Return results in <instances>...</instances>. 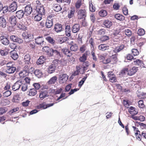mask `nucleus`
<instances>
[{
    "instance_id": "nucleus-7",
    "label": "nucleus",
    "mask_w": 146,
    "mask_h": 146,
    "mask_svg": "<svg viewBox=\"0 0 146 146\" xmlns=\"http://www.w3.org/2000/svg\"><path fill=\"white\" fill-rule=\"evenodd\" d=\"M23 83L21 80L17 81L12 86V89L14 91L19 90L22 85Z\"/></svg>"
},
{
    "instance_id": "nucleus-44",
    "label": "nucleus",
    "mask_w": 146,
    "mask_h": 146,
    "mask_svg": "<svg viewBox=\"0 0 146 146\" xmlns=\"http://www.w3.org/2000/svg\"><path fill=\"white\" fill-rule=\"evenodd\" d=\"M53 9L55 11L57 12L60 11L62 9L60 6L57 4H55L53 5Z\"/></svg>"
},
{
    "instance_id": "nucleus-13",
    "label": "nucleus",
    "mask_w": 146,
    "mask_h": 146,
    "mask_svg": "<svg viewBox=\"0 0 146 146\" xmlns=\"http://www.w3.org/2000/svg\"><path fill=\"white\" fill-rule=\"evenodd\" d=\"M32 11V8L29 5H27L25 8L24 14L27 16L29 15Z\"/></svg>"
},
{
    "instance_id": "nucleus-41",
    "label": "nucleus",
    "mask_w": 146,
    "mask_h": 146,
    "mask_svg": "<svg viewBox=\"0 0 146 146\" xmlns=\"http://www.w3.org/2000/svg\"><path fill=\"white\" fill-rule=\"evenodd\" d=\"M111 62L113 63H116L117 60V58L116 54H114L110 56Z\"/></svg>"
},
{
    "instance_id": "nucleus-46",
    "label": "nucleus",
    "mask_w": 146,
    "mask_h": 146,
    "mask_svg": "<svg viewBox=\"0 0 146 146\" xmlns=\"http://www.w3.org/2000/svg\"><path fill=\"white\" fill-rule=\"evenodd\" d=\"M52 21L46 20V26L47 28H50L52 26Z\"/></svg>"
},
{
    "instance_id": "nucleus-47",
    "label": "nucleus",
    "mask_w": 146,
    "mask_h": 146,
    "mask_svg": "<svg viewBox=\"0 0 146 146\" xmlns=\"http://www.w3.org/2000/svg\"><path fill=\"white\" fill-rule=\"evenodd\" d=\"M78 49V46L76 44L72 45L70 47V50L72 51L75 52Z\"/></svg>"
},
{
    "instance_id": "nucleus-19",
    "label": "nucleus",
    "mask_w": 146,
    "mask_h": 146,
    "mask_svg": "<svg viewBox=\"0 0 146 146\" xmlns=\"http://www.w3.org/2000/svg\"><path fill=\"white\" fill-rule=\"evenodd\" d=\"M57 77L56 76H54L50 78L47 82L48 85H52L54 84L57 81Z\"/></svg>"
},
{
    "instance_id": "nucleus-48",
    "label": "nucleus",
    "mask_w": 146,
    "mask_h": 146,
    "mask_svg": "<svg viewBox=\"0 0 146 146\" xmlns=\"http://www.w3.org/2000/svg\"><path fill=\"white\" fill-rule=\"evenodd\" d=\"M137 33L139 35L142 36L145 34V31L143 29H139L138 30Z\"/></svg>"
},
{
    "instance_id": "nucleus-25",
    "label": "nucleus",
    "mask_w": 146,
    "mask_h": 146,
    "mask_svg": "<svg viewBox=\"0 0 146 146\" xmlns=\"http://www.w3.org/2000/svg\"><path fill=\"white\" fill-rule=\"evenodd\" d=\"M124 46L123 44L120 46H117L113 50V51L116 53L122 50L124 48Z\"/></svg>"
},
{
    "instance_id": "nucleus-54",
    "label": "nucleus",
    "mask_w": 146,
    "mask_h": 146,
    "mask_svg": "<svg viewBox=\"0 0 146 146\" xmlns=\"http://www.w3.org/2000/svg\"><path fill=\"white\" fill-rule=\"evenodd\" d=\"M1 102L3 105L5 106L9 104V101L7 99H3L1 101Z\"/></svg>"
},
{
    "instance_id": "nucleus-37",
    "label": "nucleus",
    "mask_w": 146,
    "mask_h": 146,
    "mask_svg": "<svg viewBox=\"0 0 146 146\" xmlns=\"http://www.w3.org/2000/svg\"><path fill=\"white\" fill-rule=\"evenodd\" d=\"M52 48H50L48 46H45L43 47L42 50L43 52L47 53V55L48 56H49V54L50 53V51L51 50Z\"/></svg>"
},
{
    "instance_id": "nucleus-1",
    "label": "nucleus",
    "mask_w": 146,
    "mask_h": 146,
    "mask_svg": "<svg viewBox=\"0 0 146 146\" xmlns=\"http://www.w3.org/2000/svg\"><path fill=\"white\" fill-rule=\"evenodd\" d=\"M6 17L7 19L12 26H14L16 25L17 22L16 17L15 16L10 13H7L6 14Z\"/></svg>"
},
{
    "instance_id": "nucleus-28",
    "label": "nucleus",
    "mask_w": 146,
    "mask_h": 146,
    "mask_svg": "<svg viewBox=\"0 0 146 146\" xmlns=\"http://www.w3.org/2000/svg\"><path fill=\"white\" fill-rule=\"evenodd\" d=\"M65 34L68 36H70V28L69 25H67L66 26L65 29Z\"/></svg>"
},
{
    "instance_id": "nucleus-4",
    "label": "nucleus",
    "mask_w": 146,
    "mask_h": 146,
    "mask_svg": "<svg viewBox=\"0 0 146 146\" xmlns=\"http://www.w3.org/2000/svg\"><path fill=\"white\" fill-rule=\"evenodd\" d=\"M17 2L13 1L9 6L7 8L8 12L9 13H13L15 11L17 8Z\"/></svg>"
},
{
    "instance_id": "nucleus-35",
    "label": "nucleus",
    "mask_w": 146,
    "mask_h": 146,
    "mask_svg": "<svg viewBox=\"0 0 146 146\" xmlns=\"http://www.w3.org/2000/svg\"><path fill=\"white\" fill-rule=\"evenodd\" d=\"M35 16L34 19V20L38 21H40L42 19V16L40 14H39L37 13L35 14Z\"/></svg>"
},
{
    "instance_id": "nucleus-58",
    "label": "nucleus",
    "mask_w": 146,
    "mask_h": 146,
    "mask_svg": "<svg viewBox=\"0 0 146 146\" xmlns=\"http://www.w3.org/2000/svg\"><path fill=\"white\" fill-rule=\"evenodd\" d=\"M139 106L140 108L144 107L145 105L143 104V102L142 100H140L138 102Z\"/></svg>"
},
{
    "instance_id": "nucleus-49",
    "label": "nucleus",
    "mask_w": 146,
    "mask_h": 146,
    "mask_svg": "<svg viewBox=\"0 0 146 146\" xmlns=\"http://www.w3.org/2000/svg\"><path fill=\"white\" fill-rule=\"evenodd\" d=\"M28 73L25 70H23V71H21L19 73V76L21 77H24Z\"/></svg>"
},
{
    "instance_id": "nucleus-64",
    "label": "nucleus",
    "mask_w": 146,
    "mask_h": 146,
    "mask_svg": "<svg viewBox=\"0 0 146 146\" xmlns=\"http://www.w3.org/2000/svg\"><path fill=\"white\" fill-rule=\"evenodd\" d=\"M7 109L5 108H0V115H2L6 112Z\"/></svg>"
},
{
    "instance_id": "nucleus-51",
    "label": "nucleus",
    "mask_w": 146,
    "mask_h": 146,
    "mask_svg": "<svg viewBox=\"0 0 146 146\" xmlns=\"http://www.w3.org/2000/svg\"><path fill=\"white\" fill-rule=\"evenodd\" d=\"M106 33V30L104 29L99 30L98 32V34L99 35H104Z\"/></svg>"
},
{
    "instance_id": "nucleus-45",
    "label": "nucleus",
    "mask_w": 146,
    "mask_h": 146,
    "mask_svg": "<svg viewBox=\"0 0 146 146\" xmlns=\"http://www.w3.org/2000/svg\"><path fill=\"white\" fill-rule=\"evenodd\" d=\"M46 40L50 43L54 45L55 43V41L50 36H47L46 38Z\"/></svg>"
},
{
    "instance_id": "nucleus-36",
    "label": "nucleus",
    "mask_w": 146,
    "mask_h": 146,
    "mask_svg": "<svg viewBox=\"0 0 146 146\" xmlns=\"http://www.w3.org/2000/svg\"><path fill=\"white\" fill-rule=\"evenodd\" d=\"M31 57L29 54H27L24 56V60L25 63L29 64L30 63Z\"/></svg>"
},
{
    "instance_id": "nucleus-21",
    "label": "nucleus",
    "mask_w": 146,
    "mask_h": 146,
    "mask_svg": "<svg viewBox=\"0 0 146 146\" xmlns=\"http://www.w3.org/2000/svg\"><path fill=\"white\" fill-rule=\"evenodd\" d=\"M56 68V66L54 64L50 65L48 68L47 71L49 73L51 74L54 72Z\"/></svg>"
},
{
    "instance_id": "nucleus-15",
    "label": "nucleus",
    "mask_w": 146,
    "mask_h": 146,
    "mask_svg": "<svg viewBox=\"0 0 146 146\" xmlns=\"http://www.w3.org/2000/svg\"><path fill=\"white\" fill-rule=\"evenodd\" d=\"M36 13L40 14L42 15H44L45 14V10L43 6H38L36 9Z\"/></svg>"
},
{
    "instance_id": "nucleus-9",
    "label": "nucleus",
    "mask_w": 146,
    "mask_h": 146,
    "mask_svg": "<svg viewBox=\"0 0 146 146\" xmlns=\"http://www.w3.org/2000/svg\"><path fill=\"white\" fill-rule=\"evenodd\" d=\"M68 76L66 74H63L60 76L59 79V82L60 84H63L65 82L68 80Z\"/></svg>"
},
{
    "instance_id": "nucleus-11",
    "label": "nucleus",
    "mask_w": 146,
    "mask_h": 146,
    "mask_svg": "<svg viewBox=\"0 0 146 146\" xmlns=\"http://www.w3.org/2000/svg\"><path fill=\"white\" fill-rule=\"evenodd\" d=\"M0 40L1 43L5 45H7L9 43V40L6 36H1L0 37Z\"/></svg>"
},
{
    "instance_id": "nucleus-6",
    "label": "nucleus",
    "mask_w": 146,
    "mask_h": 146,
    "mask_svg": "<svg viewBox=\"0 0 146 146\" xmlns=\"http://www.w3.org/2000/svg\"><path fill=\"white\" fill-rule=\"evenodd\" d=\"M86 11L85 9H81L78 12L77 16L79 19H81L84 18L86 16Z\"/></svg>"
},
{
    "instance_id": "nucleus-56",
    "label": "nucleus",
    "mask_w": 146,
    "mask_h": 146,
    "mask_svg": "<svg viewBox=\"0 0 146 146\" xmlns=\"http://www.w3.org/2000/svg\"><path fill=\"white\" fill-rule=\"evenodd\" d=\"M122 11L123 13L125 15H127L128 14V10L127 7L125 6H124L122 9Z\"/></svg>"
},
{
    "instance_id": "nucleus-34",
    "label": "nucleus",
    "mask_w": 146,
    "mask_h": 146,
    "mask_svg": "<svg viewBox=\"0 0 146 146\" xmlns=\"http://www.w3.org/2000/svg\"><path fill=\"white\" fill-rule=\"evenodd\" d=\"M34 74L35 76L38 78H40L42 75V72L39 70H36L34 72Z\"/></svg>"
},
{
    "instance_id": "nucleus-43",
    "label": "nucleus",
    "mask_w": 146,
    "mask_h": 146,
    "mask_svg": "<svg viewBox=\"0 0 146 146\" xmlns=\"http://www.w3.org/2000/svg\"><path fill=\"white\" fill-rule=\"evenodd\" d=\"M36 93V90L35 88H32L30 90L28 95L33 96L35 95Z\"/></svg>"
},
{
    "instance_id": "nucleus-60",
    "label": "nucleus",
    "mask_w": 146,
    "mask_h": 146,
    "mask_svg": "<svg viewBox=\"0 0 146 146\" xmlns=\"http://www.w3.org/2000/svg\"><path fill=\"white\" fill-rule=\"evenodd\" d=\"M111 61L110 57L107 58L106 59H104L103 60V62L104 63L107 64L111 62Z\"/></svg>"
},
{
    "instance_id": "nucleus-39",
    "label": "nucleus",
    "mask_w": 146,
    "mask_h": 146,
    "mask_svg": "<svg viewBox=\"0 0 146 146\" xmlns=\"http://www.w3.org/2000/svg\"><path fill=\"white\" fill-rule=\"evenodd\" d=\"M104 25L107 28H110L112 25V23L110 21L106 20L104 22Z\"/></svg>"
},
{
    "instance_id": "nucleus-55",
    "label": "nucleus",
    "mask_w": 146,
    "mask_h": 146,
    "mask_svg": "<svg viewBox=\"0 0 146 146\" xmlns=\"http://www.w3.org/2000/svg\"><path fill=\"white\" fill-rule=\"evenodd\" d=\"M22 87L21 90L23 91H26L27 89L28 85L27 84L25 83L22 84Z\"/></svg>"
},
{
    "instance_id": "nucleus-30",
    "label": "nucleus",
    "mask_w": 146,
    "mask_h": 146,
    "mask_svg": "<svg viewBox=\"0 0 146 146\" xmlns=\"http://www.w3.org/2000/svg\"><path fill=\"white\" fill-rule=\"evenodd\" d=\"M115 18L117 19L120 21H123L125 19V17L120 14H116L114 16Z\"/></svg>"
},
{
    "instance_id": "nucleus-63",
    "label": "nucleus",
    "mask_w": 146,
    "mask_h": 146,
    "mask_svg": "<svg viewBox=\"0 0 146 146\" xmlns=\"http://www.w3.org/2000/svg\"><path fill=\"white\" fill-rule=\"evenodd\" d=\"M94 49H92V51L91 52V54L92 55V56L93 57V60L94 61H96L97 60V58L95 56V52L94 51Z\"/></svg>"
},
{
    "instance_id": "nucleus-26",
    "label": "nucleus",
    "mask_w": 146,
    "mask_h": 146,
    "mask_svg": "<svg viewBox=\"0 0 146 146\" xmlns=\"http://www.w3.org/2000/svg\"><path fill=\"white\" fill-rule=\"evenodd\" d=\"M88 56L87 52L84 53L82 56L80 57L79 58V60L81 62H84L87 60Z\"/></svg>"
},
{
    "instance_id": "nucleus-31",
    "label": "nucleus",
    "mask_w": 146,
    "mask_h": 146,
    "mask_svg": "<svg viewBox=\"0 0 146 146\" xmlns=\"http://www.w3.org/2000/svg\"><path fill=\"white\" fill-rule=\"evenodd\" d=\"M0 25L3 27H5L6 25L5 19L3 17H0Z\"/></svg>"
},
{
    "instance_id": "nucleus-59",
    "label": "nucleus",
    "mask_w": 146,
    "mask_h": 146,
    "mask_svg": "<svg viewBox=\"0 0 146 146\" xmlns=\"http://www.w3.org/2000/svg\"><path fill=\"white\" fill-rule=\"evenodd\" d=\"M8 52L6 50H0V53L2 56H5L8 54Z\"/></svg>"
},
{
    "instance_id": "nucleus-8",
    "label": "nucleus",
    "mask_w": 146,
    "mask_h": 146,
    "mask_svg": "<svg viewBox=\"0 0 146 146\" xmlns=\"http://www.w3.org/2000/svg\"><path fill=\"white\" fill-rule=\"evenodd\" d=\"M108 76L109 78V80L111 82H114L116 81V78L112 72H108Z\"/></svg>"
},
{
    "instance_id": "nucleus-38",
    "label": "nucleus",
    "mask_w": 146,
    "mask_h": 146,
    "mask_svg": "<svg viewBox=\"0 0 146 146\" xmlns=\"http://www.w3.org/2000/svg\"><path fill=\"white\" fill-rule=\"evenodd\" d=\"M128 111L132 115H135L137 114V112L135 111V108L133 107H131L128 110Z\"/></svg>"
},
{
    "instance_id": "nucleus-10",
    "label": "nucleus",
    "mask_w": 146,
    "mask_h": 146,
    "mask_svg": "<svg viewBox=\"0 0 146 146\" xmlns=\"http://www.w3.org/2000/svg\"><path fill=\"white\" fill-rule=\"evenodd\" d=\"M10 38L11 40L13 42H18L19 43H21L23 42V40L22 39L20 38L15 35L10 36Z\"/></svg>"
},
{
    "instance_id": "nucleus-14",
    "label": "nucleus",
    "mask_w": 146,
    "mask_h": 146,
    "mask_svg": "<svg viewBox=\"0 0 146 146\" xmlns=\"http://www.w3.org/2000/svg\"><path fill=\"white\" fill-rule=\"evenodd\" d=\"M24 14L23 10H21L16 12L15 16L19 19H20L23 17Z\"/></svg>"
},
{
    "instance_id": "nucleus-3",
    "label": "nucleus",
    "mask_w": 146,
    "mask_h": 146,
    "mask_svg": "<svg viewBox=\"0 0 146 146\" xmlns=\"http://www.w3.org/2000/svg\"><path fill=\"white\" fill-rule=\"evenodd\" d=\"M48 91L47 89H42L39 91V97L41 100L48 97L49 96Z\"/></svg>"
},
{
    "instance_id": "nucleus-52",
    "label": "nucleus",
    "mask_w": 146,
    "mask_h": 146,
    "mask_svg": "<svg viewBox=\"0 0 146 146\" xmlns=\"http://www.w3.org/2000/svg\"><path fill=\"white\" fill-rule=\"evenodd\" d=\"M11 94V92L10 91L7 90L3 93V96L5 97H7L9 96Z\"/></svg>"
},
{
    "instance_id": "nucleus-29",
    "label": "nucleus",
    "mask_w": 146,
    "mask_h": 146,
    "mask_svg": "<svg viewBox=\"0 0 146 146\" xmlns=\"http://www.w3.org/2000/svg\"><path fill=\"white\" fill-rule=\"evenodd\" d=\"M98 48L99 50L104 51L108 49L109 46L105 44H101L98 46Z\"/></svg>"
},
{
    "instance_id": "nucleus-32",
    "label": "nucleus",
    "mask_w": 146,
    "mask_h": 146,
    "mask_svg": "<svg viewBox=\"0 0 146 146\" xmlns=\"http://www.w3.org/2000/svg\"><path fill=\"white\" fill-rule=\"evenodd\" d=\"M62 50L63 53L68 56H70L72 55V54L70 51L66 48H64Z\"/></svg>"
},
{
    "instance_id": "nucleus-18",
    "label": "nucleus",
    "mask_w": 146,
    "mask_h": 146,
    "mask_svg": "<svg viewBox=\"0 0 146 146\" xmlns=\"http://www.w3.org/2000/svg\"><path fill=\"white\" fill-rule=\"evenodd\" d=\"M54 29L55 31L58 33L62 31V26L61 24L57 23L55 25Z\"/></svg>"
},
{
    "instance_id": "nucleus-27",
    "label": "nucleus",
    "mask_w": 146,
    "mask_h": 146,
    "mask_svg": "<svg viewBox=\"0 0 146 146\" xmlns=\"http://www.w3.org/2000/svg\"><path fill=\"white\" fill-rule=\"evenodd\" d=\"M138 70L137 68L135 67H133L129 70L128 74L130 76H131L134 74Z\"/></svg>"
},
{
    "instance_id": "nucleus-61",
    "label": "nucleus",
    "mask_w": 146,
    "mask_h": 146,
    "mask_svg": "<svg viewBox=\"0 0 146 146\" xmlns=\"http://www.w3.org/2000/svg\"><path fill=\"white\" fill-rule=\"evenodd\" d=\"M132 52L134 56L137 55L139 54V52L137 49H133L132 50Z\"/></svg>"
},
{
    "instance_id": "nucleus-50",
    "label": "nucleus",
    "mask_w": 146,
    "mask_h": 146,
    "mask_svg": "<svg viewBox=\"0 0 146 146\" xmlns=\"http://www.w3.org/2000/svg\"><path fill=\"white\" fill-rule=\"evenodd\" d=\"M19 110V108H15L9 111V114L10 115L12 114L13 113L18 111Z\"/></svg>"
},
{
    "instance_id": "nucleus-16",
    "label": "nucleus",
    "mask_w": 146,
    "mask_h": 146,
    "mask_svg": "<svg viewBox=\"0 0 146 146\" xmlns=\"http://www.w3.org/2000/svg\"><path fill=\"white\" fill-rule=\"evenodd\" d=\"M54 104V103L52 104H47L45 105L43 104H39L37 106V108L38 109H45L48 107L53 106Z\"/></svg>"
},
{
    "instance_id": "nucleus-20",
    "label": "nucleus",
    "mask_w": 146,
    "mask_h": 146,
    "mask_svg": "<svg viewBox=\"0 0 146 146\" xmlns=\"http://www.w3.org/2000/svg\"><path fill=\"white\" fill-rule=\"evenodd\" d=\"M11 57L14 60H16L18 58V56L15 50H13L10 52Z\"/></svg>"
},
{
    "instance_id": "nucleus-12",
    "label": "nucleus",
    "mask_w": 146,
    "mask_h": 146,
    "mask_svg": "<svg viewBox=\"0 0 146 146\" xmlns=\"http://www.w3.org/2000/svg\"><path fill=\"white\" fill-rule=\"evenodd\" d=\"M36 44L40 45H42L44 44V40L43 37L38 36L35 39Z\"/></svg>"
},
{
    "instance_id": "nucleus-17",
    "label": "nucleus",
    "mask_w": 146,
    "mask_h": 146,
    "mask_svg": "<svg viewBox=\"0 0 146 146\" xmlns=\"http://www.w3.org/2000/svg\"><path fill=\"white\" fill-rule=\"evenodd\" d=\"M80 30V25L78 24H74L72 27V31L74 33H78Z\"/></svg>"
},
{
    "instance_id": "nucleus-2",
    "label": "nucleus",
    "mask_w": 146,
    "mask_h": 146,
    "mask_svg": "<svg viewBox=\"0 0 146 146\" xmlns=\"http://www.w3.org/2000/svg\"><path fill=\"white\" fill-rule=\"evenodd\" d=\"M22 36L25 41L26 42L31 41L33 38V34L27 32L23 33Z\"/></svg>"
},
{
    "instance_id": "nucleus-42",
    "label": "nucleus",
    "mask_w": 146,
    "mask_h": 146,
    "mask_svg": "<svg viewBox=\"0 0 146 146\" xmlns=\"http://www.w3.org/2000/svg\"><path fill=\"white\" fill-rule=\"evenodd\" d=\"M107 15V11L104 10H102L99 12V15L101 17H106Z\"/></svg>"
},
{
    "instance_id": "nucleus-40",
    "label": "nucleus",
    "mask_w": 146,
    "mask_h": 146,
    "mask_svg": "<svg viewBox=\"0 0 146 146\" xmlns=\"http://www.w3.org/2000/svg\"><path fill=\"white\" fill-rule=\"evenodd\" d=\"M75 13V10L74 9H71L70 12L68 13V17L70 19L73 17Z\"/></svg>"
},
{
    "instance_id": "nucleus-24",
    "label": "nucleus",
    "mask_w": 146,
    "mask_h": 146,
    "mask_svg": "<svg viewBox=\"0 0 146 146\" xmlns=\"http://www.w3.org/2000/svg\"><path fill=\"white\" fill-rule=\"evenodd\" d=\"M16 70V67L14 66L10 68H7L6 70V73L9 74H11L14 73Z\"/></svg>"
},
{
    "instance_id": "nucleus-33",
    "label": "nucleus",
    "mask_w": 146,
    "mask_h": 146,
    "mask_svg": "<svg viewBox=\"0 0 146 146\" xmlns=\"http://www.w3.org/2000/svg\"><path fill=\"white\" fill-rule=\"evenodd\" d=\"M68 38L66 37H59L58 38V41L60 44H62L68 40Z\"/></svg>"
},
{
    "instance_id": "nucleus-5",
    "label": "nucleus",
    "mask_w": 146,
    "mask_h": 146,
    "mask_svg": "<svg viewBox=\"0 0 146 146\" xmlns=\"http://www.w3.org/2000/svg\"><path fill=\"white\" fill-rule=\"evenodd\" d=\"M51 50L49 54V57H51L52 56H54L58 58L61 57L60 54L58 50L53 49V48Z\"/></svg>"
},
{
    "instance_id": "nucleus-23",
    "label": "nucleus",
    "mask_w": 146,
    "mask_h": 146,
    "mask_svg": "<svg viewBox=\"0 0 146 146\" xmlns=\"http://www.w3.org/2000/svg\"><path fill=\"white\" fill-rule=\"evenodd\" d=\"M133 63L134 65L141 67L143 66V62L141 60L139 59H133Z\"/></svg>"
},
{
    "instance_id": "nucleus-57",
    "label": "nucleus",
    "mask_w": 146,
    "mask_h": 146,
    "mask_svg": "<svg viewBox=\"0 0 146 146\" xmlns=\"http://www.w3.org/2000/svg\"><path fill=\"white\" fill-rule=\"evenodd\" d=\"M82 0H78L76 2V7L77 9L80 7L81 5Z\"/></svg>"
},
{
    "instance_id": "nucleus-22",
    "label": "nucleus",
    "mask_w": 146,
    "mask_h": 146,
    "mask_svg": "<svg viewBox=\"0 0 146 146\" xmlns=\"http://www.w3.org/2000/svg\"><path fill=\"white\" fill-rule=\"evenodd\" d=\"M46 58L44 56H40L37 61L36 63L37 65H39L43 64L46 60Z\"/></svg>"
},
{
    "instance_id": "nucleus-53",
    "label": "nucleus",
    "mask_w": 146,
    "mask_h": 146,
    "mask_svg": "<svg viewBox=\"0 0 146 146\" xmlns=\"http://www.w3.org/2000/svg\"><path fill=\"white\" fill-rule=\"evenodd\" d=\"M125 34L128 36H130L132 35L131 31L128 29H125L124 30Z\"/></svg>"
},
{
    "instance_id": "nucleus-62",
    "label": "nucleus",
    "mask_w": 146,
    "mask_h": 146,
    "mask_svg": "<svg viewBox=\"0 0 146 146\" xmlns=\"http://www.w3.org/2000/svg\"><path fill=\"white\" fill-rule=\"evenodd\" d=\"M89 9L90 11L92 12H94L95 11L94 7H93L92 3H90Z\"/></svg>"
}]
</instances>
